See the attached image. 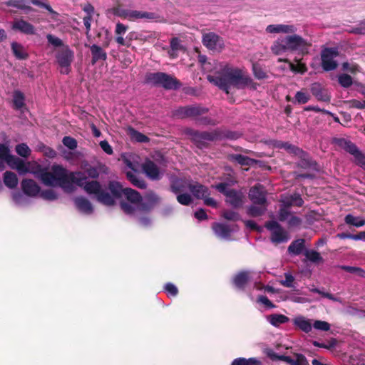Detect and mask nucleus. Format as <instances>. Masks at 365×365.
Here are the masks:
<instances>
[{
    "label": "nucleus",
    "mask_w": 365,
    "mask_h": 365,
    "mask_svg": "<svg viewBox=\"0 0 365 365\" xmlns=\"http://www.w3.org/2000/svg\"><path fill=\"white\" fill-rule=\"evenodd\" d=\"M290 70L296 73L304 74L307 71V66L300 60H296V63H289Z\"/></svg>",
    "instance_id": "44"
},
{
    "label": "nucleus",
    "mask_w": 365,
    "mask_h": 365,
    "mask_svg": "<svg viewBox=\"0 0 365 365\" xmlns=\"http://www.w3.org/2000/svg\"><path fill=\"white\" fill-rule=\"evenodd\" d=\"M339 53L336 48H326L321 52L322 66L326 71H333L337 67L335 58Z\"/></svg>",
    "instance_id": "14"
},
{
    "label": "nucleus",
    "mask_w": 365,
    "mask_h": 365,
    "mask_svg": "<svg viewBox=\"0 0 365 365\" xmlns=\"http://www.w3.org/2000/svg\"><path fill=\"white\" fill-rule=\"evenodd\" d=\"M16 159L19 158L11 154L9 147L0 143V160L6 163L11 169H14L16 163Z\"/></svg>",
    "instance_id": "23"
},
{
    "label": "nucleus",
    "mask_w": 365,
    "mask_h": 365,
    "mask_svg": "<svg viewBox=\"0 0 365 365\" xmlns=\"http://www.w3.org/2000/svg\"><path fill=\"white\" fill-rule=\"evenodd\" d=\"M177 195V200L179 203L183 205H188L192 202L191 196L187 193H178L175 194Z\"/></svg>",
    "instance_id": "56"
},
{
    "label": "nucleus",
    "mask_w": 365,
    "mask_h": 365,
    "mask_svg": "<svg viewBox=\"0 0 365 365\" xmlns=\"http://www.w3.org/2000/svg\"><path fill=\"white\" fill-rule=\"evenodd\" d=\"M304 248V240L299 239L292 242L288 247L290 254L298 255L301 254Z\"/></svg>",
    "instance_id": "38"
},
{
    "label": "nucleus",
    "mask_w": 365,
    "mask_h": 365,
    "mask_svg": "<svg viewBox=\"0 0 365 365\" xmlns=\"http://www.w3.org/2000/svg\"><path fill=\"white\" fill-rule=\"evenodd\" d=\"M312 94L319 101H329V96L320 86L319 84L314 83L311 87Z\"/></svg>",
    "instance_id": "32"
},
{
    "label": "nucleus",
    "mask_w": 365,
    "mask_h": 365,
    "mask_svg": "<svg viewBox=\"0 0 365 365\" xmlns=\"http://www.w3.org/2000/svg\"><path fill=\"white\" fill-rule=\"evenodd\" d=\"M207 78L226 93H229L232 86L237 89L250 88L256 90L257 88V84L244 69L226 62L217 63L212 73L207 75Z\"/></svg>",
    "instance_id": "1"
},
{
    "label": "nucleus",
    "mask_w": 365,
    "mask_h": 365,
    "mask_svg": "<svg viewBox=\"0 0 365 365\" xmlns=\"http://www.w3.org/2000/svg\"><path fill=\"white\" fill-rule=\"evenodd\" d=\"M24 96L19 91H15L13 94V103L16 109H20L24 106Z\"/></svg>",
    "instance_id": "46"
},
{
    "label": "nucleus",
    "mask_w": 365,
    "mask_h": 365,
    "mask_svg": "<svg viewBox=\"0 0 365 365\" xmlns=\"http://www.w3.org/2000/svg\"><path fill=\"white\" fill-rule=\"evenodd\" d=\"M304 255L309 261L314 263H319L323 261L321 255L314 250H306L304 252Z\"/></svg>",
    "instance_id": "42"
},
{
    "label": "nucleus",
    "mask_w": 365,
    "mask_h": 365,
    "mask_svg": "<svg viewBox=\"0 0 365 365\" xmlns=\"http://www.w3.org/2000/svg\"><path fill=\"white\" fill-rule=\"evenodd\" d=\"M228 185L221 182L215 185V188L226 196V201L234 207H238L242 205L245 197L241 191L234 189H228Z\"/></svg>",
    "instance_id": "10"
},
{
    "label": "nucleus",
    "mask_w": 365,
    "mask_h": 365,
    "mask_svg": "<svg viewBox=\"0 0 365 365\" xmlns=\"http://www.w3.org/2000/svg\"><path fill=\"white\" fill-rule=\"evenodd\" d=\"M212 228L217 237L226 240L230 239V235L234 231V229L231 228L230 226L219 222L213 223Z\"/></svg>",
    "instance_id": "21"
},
{
    "label": "nucleus",
    "mask_w": 365,
    "mask_h": 365,
    "mask_svg": "<svg viewBox=\"0 0 365 365\" xmlns=\"http://www.w3.org/2000/svg\"><path fill=\"white\" fill-rule=\"evenodd\" d=\"M337 78H338L339 83L343 88H349L353 84L352 78L346 73L339 74L337 76Z\"/></svg>",
    "instance_id": "48"
},
{
    "label": "nucleus",
    "mask_w": 365,
    "mask_h": 365,
    "mask_svg": "<svg viewBox=\"0 0 365 365\" xmlns=\"http://www.w3.org/2000/svg\"><path fill=\"white\" fill-rule=\"evenodd\" d=\"M11 29L14 31H19L27 35H34L36 34L34 26L21 19H15L12 23Z\"/></svg>",
    "instance_id": "20"
},
{
    "label": "nucleus",
    "mask_w": 365,
    "mask_h": 365,
    "mask_svg": "<svg viewBox=\"0 0 365 365\" xmlns=\"http://www.w3.org/2000/svg\"><path fill=\"white\" fill-rule=\"evenodd\" d=\"M4 183L10 188H15L18 185V178L14 173L6 171L4 174Z\"/></svg>",
    "instance_id": "33"
},
{
    "label": "nucleus",
    "mask_w": 365,
    "mask_h": 365,
    "mask_svg": "<svg viewBox=\"0 0 365 365\" xmlns=\"http://www.w3.org/2000/svg\"><path fill=\"white\" fill-rule=\"evenodd\" d=\"M21 187L24 193L14 192L13 200L18 206H24L29 202L28 197H36L39 195L41 187L38 183L32 179H24L21 182Z\"/></svg>",
    "instance_id": "6"
},
{
    "label": "nucleus",
    "mask_w": 365,
    "mask_h": 365,
    "mask_svg": "<svg viewBox=\"0 0 365 365\" xmlns=\"http://www.w3.org/2000/svg\"><path fill=\"white\" fill-rule=\"evenodd\" d=\"M253 279V272L243 271L238 273L233 279V282L238 289H243L248 281Z\"/></svg>",
    "instance_id": "26"
},
{
    "label": "nucleus",
    "mask_w": 365,
    "mask_h": 365,
    "mask_svg": "<svg viewBox=\"0 0 365 365\" xmlns=\"http://www.w3.org/2000/svg\"><path fill=\"white\" fill-rule=\"evenodd\" d=\"M312 43L299 35H288L277 38L271 46V50L276 55H281L287 51H297L302 55L309 53Z\"/></svg>",
    "instance_id": "5"
},
{
    "label": "nucleus",
    "mask_w": 365,
    "mask_h": 365,
    "mask_svg": "<svg viewBox=\"0 0 365 365\" xmlns=\"http://www.w3.org/2000/svg\"><path fill=\"white\" fill-rule=\"evenodd\" d=\"M202 43L208 49L221 51L225 46L224 40L217 34L210 32L202 36Z\"/></svg>",
    "instance_id": "17"
},
{
    "label": "nucleus",
    "mask_w": 365,
    "mask_h": 365,
    "mask_svg": "<svg viewBox=\"0 0 365 365\" xmlns=\"http://www.w3.org/2000/svg\"><path fill=\"white\" fill-rule=\"evenodd\" d=\"M74 203L77 209L86 214L91 215L93 213V207L91 202L84 197H76L73 199Z\"/></svg>",
    "instance_id": "24"
},
{
    "label": "nucleus",
    "mask_w": 365,
    "mask_h": 365,
    "mask_svg": "<svg viewBox=\"0 0 365 365\" xmlns=\"http://www.w3.org/2000/svg\"><path fill=\"white\" fill-rule=\"evenodd\" d=\"M297 31V27L294 24H282V34L294 35Z\"/></svg>",
    "instance_id": "63"
},
{
    "label": "nucleus",
    "mask_w": 365,
    "mask_h": 365,
    "mask_svg": "<svg viewBox=\"0 0 365 365\" xmlns=\"http://www.w3.org/2000/svg\"><path fill=\"white\" fill-rule=\"evenodd\" d=\"M253 74L257 79H264L267 77L266 72L258 63L252 64Z\"/></svg>",
    "instance_id": "51"
},
{
    "label": "nucleus",
    "mask_w": 365,
    "mask_h": 365,
    "mask_svg": "<svg viewBox=\"0 0 365 365\" xmlns=\"http://www.w3.org/2000/svg\"><path fill=\"white\" fill-rule=\"evenodd\" d=\"M309 99V94L303 91H298L295 95V101L299 104H304L307 103Z\"/></svg>",
    "instance_id": "55"
},
{
    "label": "nucleus",
    "mask_w": 365,
    "mask_h": 365,
    "mask_svg": "<svg viewBox=\"0 0 365 365\" xmlns=\"http://www.w3.org/2000/svg\"><path fill=\"white\" fill-rule=\"evenodd\" d=\"M15 150L16 153L23 158H28L31 154V149L26 143L17 145Z\"/></svg>",
    "instance_id": "50"
},
{
    "label": "nucleus",
    "mask_w": 365,
    "mask_h": 365,
    "mask_svg": "<svg viewBox=\"0 0 365 365\" xmlns=\"http://www.w3.org/2000/svg\"><path fill=\"white\" fill-rule=\"evenodd\" d=\"M38 195L42 199L48 201H53L56 200L58 197V193L52 189L41 190Z\"/></svg>",
    "instance_id": "47"
},
{
    "label": "nucleus",
    "mask_w": 365,
    "mask_h": 365,
    "mask_svg": "<svg viewBox=\"0 0 365 365\" xmlns=\"http://www.w3.org/2000/svg\"><path fill=\"white\" fill-rule=\"evenodd\" d=\"M11 46L12 52L16 58L23 60L28 58V53L23 45L17 42H12Z\"/></svg>",
    "instance_id": "31"
},
{
    "label": "nucleus",
    "mask_w": 365,
    "mask_h": 365,
    "mask_svg": "<svg viewBox=\"0 0 365 365\" xmlns=\"http://www.w3.org/2000/svg\"><path fill=\"white\" fill-rule=\"evenodd\" d=\"M278 146L279 148H284L289 153H293V154H294L296 155H299L300 157H304L305 156L304 153L301 149L295 147L294 145L289 144L287 143H282Z\"/></svg>",
    "instance_id": "45"
},
{
    "label": "nucleus",
    "mask_w": 365,
    "mask_h": 365,
    "mask_svg": "<svg viewBox=\"0 0 365 365\" xmlns=\"http://www.w3.org/2000/svg\"><path fill=\"white\" fill-rule=\"evenodd\" d=\"M190 191L197 198H203L208 193L207 188L206 187H205L202 185H200L199 183H197V182H195V183L192 182L191 187L190 188Z\"/></svg>",
    "instance_id": "35"
},
{
    "label": "nucleus",
    "mask_w": 365,
    "mask_h": 365,
    "mask_svg": "<svg viewBox=\"0 0 365 365\" xmlns=\"http://www.w3.org/2000/svg\"><path fill=\"white\" fill-rule=\"evenodd\" d=\"M341 268L349 273L355 274L358 276L364 277L365 272L359 267L351 266H341Z\"/></svg>",
    "instance_id": "60"
},
{
    "label": "nucleus",
    "mask_w": 365,
    "mask_h": 365,
    "mask_svg": "<svg viewBox=\"0 0 365 365\" xmlns=\"http://www.w3.org/2000/svg\"><path fill=\"white\" fill-rule=\"evenodd\" d=\"M345 222L347 225H353L356 227H361L365 225V219L361 217H355L351 214L345 217Z\"/></svg>",
    "instance_id": "40"
},
{
    "label": "nucleus",
    "mask_w": 365,
    "mask_h": 365,
    "mask_svg": "<svg viewBox=\"0 0 365 365\" xmlns=\"http://www.w3.org/2000/svg\"><path fill=\"white\" fill-rule=\"evenodd\" d=\"M145 81L148 83L162 86L165 89H178L180 83L175 77L165 73H150L146 75Z\"/></svg>",
    "instance_id": "7"
},
{
    "label": "nucleus",
    "mask_w": 365,
    "mask_h": 365,
    "mask_svg": "<svg viewBox=\"0 0 365 365\" xmlns=\"http://www.w3.org/2000/svg\"><path fill=\"white\" fill-rule=\"evenodd\" d=\"M312 344L316 347L324 348L327 349H330L334 347L336 344V341L335 339H331L328 343H321L317 341H314Z\"/></svg>",
    "instance_id": "59"
},
{
    "label": "nucleus",
    "mask_w": 365,
    "mask_h": 365,
    "mask_svg": "<svg viewBox=\"0 0 365 365\" xmlns=\"http://www.w3.org/2000/svg\"><path fill=\"white\" fill-rule=\"evenodd\" d=\"M128 166L133 170V171H128L126 173L127 178L129 181L135 187L143 189L146 187L145 182L138 175L136 171L131 166V163H129Z\"/></svg>",
    "instance_id": "28"
},
{
    "label": "nucleus",
    "mask_w": 365,
    "mask_h": 365,
    "mask_svg": "<svg viewBox=\"0 0 365 365\" xmlns=\"http://www.w3.org/2000/svg\"><path fill=\"white\" fill-rule=\"evenodd\" d=\"M117 14L130 21H135L138 19L153 21L158 18L155 13L136 10H120L117 11Z\"/></svg>",
    "instance_id": "15"
},
{
    "label": "nucleus",
    "mask_w": 365,
    "mask_h": 365,
    "mask_svg": "<svg viewBox=\"0 0 365 365\" xmlns=\"http://www.w3.org/2000/svg\"><path fill=\"white\" fill-rule=\"evenodd\" d=\"M280 202L284 207H301L304 203L301 195L298 193H294L292 195H283L281 196Z\"/></svg>",
    "instance_id": "22"
},
{
    "label": "nucleus",
    "mask_w": 365,
    "mask_h": 365,
    "mask_svg": "<svg viewBox=\"0 0 365 365\" xmlns=\"http://www.w3.org/2000/svg\"><path fill=\"white\" fill-rule=\"evenodd\" d=\"M207 112V109L203 107L191 106L181 107L177 109L175 112V115L180 118L196 117Z\"/></svg>",
    "instance_id": "18"
},
{
    "label": "nucleus",
    "mask_w": 365,
    "mask_h": 365,
    "mask_svg": "<svg viewBox=\"0 0 365 365\" xmlns=\"http://www.w3.org/2000/svg\"><path fill=\"white\" fill-rule=\"evenodd\" d=\"M294 326L305 333H309L312 329V320L308 319L303 316L296 317L293 320Z\"/></svg>",
    "instance_id": "29"
},
{
    "label": "nucleus",
    "mask_w": 365,
    "mask_h": 365,
    "mask_svg": "<svg viewBox=\"0 0 365 365\" xmlns=\"http://www.w3.org/2000/svg\"><path fill=\"white\" fill-rule=\"evenodd\" d=\"M267 320L272 326L278 327L281 324L287 323L289 321V319L284 314H273L267 316Z\"/></svg>",
    "instance_id": "30"
},
{
    "label": "nucleus",
    "mask_w": 365,
    "mask_h": 365,
    "mask_svg": "<svg viewBox=\"0 0 365 365\" xmlns=\"http://www.w3.org/2000/svg\"><path fill=\"white\" fill-rule=\"evenodd\" d=\"M142 169L146 176L152 180H160L164 173V169L150 160H146L142 165Z\"/></svg>",
    "instance_id": "16"
},
{
    "label": "nucleus",
    "mask_w": 365,
    "mask_h": 365,
    "mask_svg": "<svg viewBox=\"0 0 365 365\" xmlns=\"http://www.w3.org/2000/svg\"><path fill=\"white\" fill-rule=\"evenodd\" d=\"M231 159L242 165H252L256 163L255 160L240 154L232 155Z\"/></svg>",
    "instance_id": "43"
},
{
    "label": "nucleus",
    "mask_w": 365,
    "mask_h": 365,
    "mask_svg": "<svg viewBox=\"0 0 365 365\" xmlns=\"http://www.w3.org/2000/svg\"><path fill=\"white\" fill-rule=\"evenodd\" d=\"M289 207H284L282 204L281 205L280 209L278 213V219L281 222L287 221L289 217L291 215L290 212L288 210Z\"/></svg>",
    "instance_id": "54"
},
{
    "label": "nucleus",
    "mask_w": 365,
    "mask_h": 365,
    "mask_svg": "<svg viewBox=\"0 0 365 365\" xmlns=\"http://www.w3.org/2000/svg\"><path fill=\"white\" fill-rule=\"evenodd\" d=\"M342 70L353 75L362 71L361 68L355 62H344L341 65Z\"/></svg>",
    "instance_id": "41"
},
{
    "label": "nucleus",
    "mask_w": 365,
    "mask_h": 365,
    "mask_svg": "<svg viewBox=\"0 0 365 365\" xmlns=\"http://www.w3.org/2000/svg\"><path fill=\"white\" fill-rule=\"evenodd\" d=\"M183 50V46L180 43L178 38H173L170 41V50L168 51L169 56L172 58L178 56L179 51Z\"/></svg>",
    "instance_id": "39"
},
{
    "label": "nucleus",
    "mask_w": 365,
    "mask_h": 365,
    "mask_svg": "<svg viewBox=\"0 0 365 365\" xmlns=\"http://www.w3.org/2000/svg\"><path fill=\"white\" fill-rule=\"evenodd\" d=\"M46 38L48 42L53 46L58 47L63 46V41L61 39L52 34H47Z\"/></svg>",
    "instance_id": "64"
},
{
    "label": "nucleus",
    "mask_w": 365,
    "mask_h": 365,
    "mask_svg": "<svg viewBox=\"0 0 365 365\" xmlns=\"http://www.w3.org/2000/svg\"><path fill=\"white\" fill-rule=\"evenodd\" d=\"M267 210V202L262 205L253 204L247 209V214L251 217L262 215Z\"/></svg>",
    "instance_id": "36"
},
{
    "label": "nucleus",
    "mask_w": 365,
    "mask_h": 365,
    "mask_svg": "<svg viewBox=\"0 0 365 365\" xmlns=\"http://www.w3.org/2000/svg\"><path fill=\"white\" fill-rule=\"evenodd\" d=\"M128 30V26L122 23H117L115 29V34L116 35L115 41L120 46H130V42L127 41L123 36Z\"/></svg>",
    "instance_id": "27"
},
{
    "label": "nucleus",
    "mask_w": 365,
    "mask_h": 365,
    "mask_svg": "<svg viewBox=\"0 0 365 365\" xmlns=\"http://www.w3.org/2000/svg\"><path fill=\"white\" fill-rule=\"evenodd\" d=\"M91 51L92 53L93 63L99 60H106L107 58L106 53L102 49L101 47L97 45L93 44L91 46Z\"/></svg>",
    "instance_id": "37"
},
{
    "label": "nucleus",
    "mask_w": 365,
    "mask_h": 365,
    "mask_svg": "<svg viewBox=\"0 0 365 365\" xmlns=\"http://www.w3.org/2000/svg\"><path fill=\"white\" fill-rule=\"evenodd\" d=\"M185 133L199 148L205 146L208 141H212L220 138V134L217 131L200 133L192 129H187Z\"/></svg>",
    "instance_id": "11"
},
{
    "label": "nucleus",
    "mask_w": 365,
    "mask_h": 365,
    "mask_svg": "<svg viewBox=\"0 0 365 365\" xmlns=\"http://www.w3.org/2000/svg\"><path fill=\"white\" fill-rule=\"evenodd\" d=\"M86 176L82 172H69L67 170V177L66 182L73 185L72 191H64L66 193L73 192L76 187V185L83 188L84 191L91 195H94L96 199L101 203L110 206L113 205V197L110 194L103 190L101 185L98 181L86 182Z\"/></svg>",
    "instance_id": "4"
},
{
    "label": "nucleus",
    "mask_w": 365,
    "mask_h": 365,
    "mask_svg": "<svg viewBox=\"0 0 365 365\" xmlns=\"http://www.w3.org/2000/svg\"><path fill=\"white\" fill-rule=\"evenodd\" d=\"M312 327L317 330L327 331L330 329V324L322 320H314L312 322Z\"/></svg>",
    "instance_id": "52"
},
{
    "label": "nucleus",
    "mask_w": 365,
    "mask_h": 365,
    "mask_svg": "<svg viewBox=\"0 0 365 365\" xmlns=\"http://www.w3.org/2000/svg\"><path fill=\"white\" fill-rule=\"evenodd\" d=\"M16 163L14 168L19 175L31 173L39 180L44 185L50 187H61L63 191H72L73 185L65 182L67 177V170L61 165H54L51 168V172L47 168H43L36 161L25 162L19 158L15 160Z\"/></svg>",
    "instance_id": "2"
},
{
    "label": "nucleus",
    "mask_w": 365,
    "mask_h": 365,
    "mask_svg": "<svg viewBox=\"0 0 365 365\" xmlns=\"http://www.w3.org/2000/svg\"><path fill=\"white\" fill-rule=\"evenodd\" d=\"M34 5L45 8L51 15L53 19H56L58 13L53 10L50 5L46 3V0H31Z\"/></svg>",
    "instance_id": "49"
},
{
    "label": "nucleus",
    "mask_w": 365,
    "mask_h": 365,
    "mask_svg": "<svg viewBox=\"0 0 365 365\" xmlns=\"http://www.w3.org/2000/svg\"><path fill=\"white\" fill-rule=\"evenodd\" d=\"M192 181L185 179H177L172 182L171 190L175 194L184 192L190 188L192 185Z\"/></svg>",
    "instance_id": "25"
},
{
    "label": "nucleus",
    "mask_w": 365,
    "mask_h": 365,
    "mask_svg": "<svg viewBox=\"0 0 365 365\" xmlns=\"http://www.w3.org/2000/svg\"><path fill=\"white\" fill-rule=\"evenodd\" d=\"M263 353L271 360H279L289 365H309L307 358L302 354H294L292 356L276 353L272 349L265 347Z\"/></svg>",
    "instance_id": "9"
},
{
    "label": "nucleus",
    "mask_w": 365,
    "mask_h": 365,
    "mask_svg": "<svg viewBox=\"0 0 365 365\" xmlns=\"http://www.w3.org/2000/svg\"><path fill=\"white\" fill-rule=\"evenodd\" d=\"M63 144L71 150H74L77 148V141L75 138L66 136L62 140Z\"/></svg>",
    "instance_id": "58"
},
{
    "label": "nucleus",
    "mask_w": 365,
    "mask_h": 365,
    "mask_svg": "<svg viewBox=\"0 0 365 365\" xmlns=\"http://www.w3.org/2000/svg\"><path fill=\"white\" fill-rule=\"evenodd\" d=\"M9 4L26 11H29L31 9L24 0H11Z\"/></svg>",
    "instance_id": "57"
},
{
    "label": "nucleus",
    "mask_w": 365,
    "mask_h": 365,
    "mask_svg": "<svg viewBox=\"0 0 365 365\" xmlns=\"http://www.w3.org/2000/svg\"><path fill=\"white\" fill-rule=\"evenodd\" d=\"M249 197L253 204L262 205L267 202L266 192L260 185H257L250 190Z\"/></svg>",
    "instance_id": "19"
},
{
    "label": "nucleus",
    "mask_w": 365,
    "mask_h": 365,
    "mask_svg": "<svg viewBox=\"0 0 365 365\" xmlns=\"http://www.w3.org/2000/svg\"><path fill=\"white\" fill-rule=\"evenodd\" d=\"M108 188L112 193L110 195L113 197V203L122 195L125 197L126 200L121 202L120 207L125 213L130 215H138L149 211L159 200L153 192L148 193L143 199L138 192L131 188H123L122 185L115 181H110Z\"/></svg>",
    "instance_id": "3"
},
{
    "label": "nucleus",
    "mask_w": 365,
    "mask_h": 365,
    "mask_svg": "<svg viewBox=\"0 0 365 365\" xmlns=\"http://www.w3.org/2000/svg\"><path fill=\"white\" fill-rule=\"evenodd\" d=\"M265 31L267 34H282V24L268 25Z\"/></svg>",
    "instance_id": "61"
},
{
    "label": "nucleus",
    "mask_w": 365,
    "mask_h": 365,
    "mask_svg": "<svg viewBox=\"0 0 365 365\" xmlns=\"http://www.w3.org/2000/svg\"><path fill=\"white\" fill-rule=\"evenodd\" d=\"M265 227L271 232V241L273 243H282L288 240L287 232L276 221H269L265 224Z\"/></svg>",
    "instance_id": "13"
},
{
    "label": "nucleus",
    "mask_w": 365,
    "mask_h": 365,
    "mask_svg": "<svg viewBox=\"0 0 365 365\" xmlns=\"http://www.w3.org/2000/svg\"><path fill=\"white\" fill-rule=\"evenodd\" d=\"M130 133L131 138L137 142L146 143L149 140V138L146 135L134 129H130Z\"/></svg>",
    "instance_id": "53"
},
{
    "label": "nucleus",
    "mask_w": 365,
    "mask_h": 365,
    "mask_svg": "<svg viewBox=\"0 0 365 365\" xmlns=\"http://www.w3.org/2000/svg\"><path fill=\"white\" fill-rule=\"evenodd\" d=\"M73 57V52L67 46H63L57 52L56 58L61 73L68 74L70 72Z\"/></svg>",
    "instance_id": "12"
},
{
    "label": "nucleus",
    "mask_w": 365,
    "mask_h": 365,
    "mask_svg": "<svg viewBox=\"0 0 365 365\" xmlns=\"http://www.w3.org/2000/svg\"><path fill=\"white\" fill-rule=\"evenodd\" d=\"M334 142L339 148L350 153L354 158V163L365 171V153H362L354 143L345 138H335Z\"/></svg>",
    "instance_id": "8"
},
{
    "label": "nucleus",
    "mask_w": 365,
    "mask_h": 365,
    "mask_svg": "<svg viewBox=\"0 0 365 365\" xmlns=\"http://www.w3.org/2000/svg\"><path fill=\"white\" fill-rule=\"evenodd\" d=\"M231 365H263L260 359L256 357L249 359L239 357L234 359Z\"/></svg>",
    "instance_id": "34"
},
{
    "label": "nucleus",
    "mask_w": 365,
    "mask_h": 365,
    "mask_svg": "<svg viewBox=\"0 0 365 365\" xmlns=\"http://www.w3.org/2000/svg\"><path fill=\"white\" fill-rule=\"evenodd\" d=\"M285 279L280 281V284L285 287H293L294 277L289 272L284 273Z\"/></svg>",
    "instance_id": "62"
}]
</instances>
